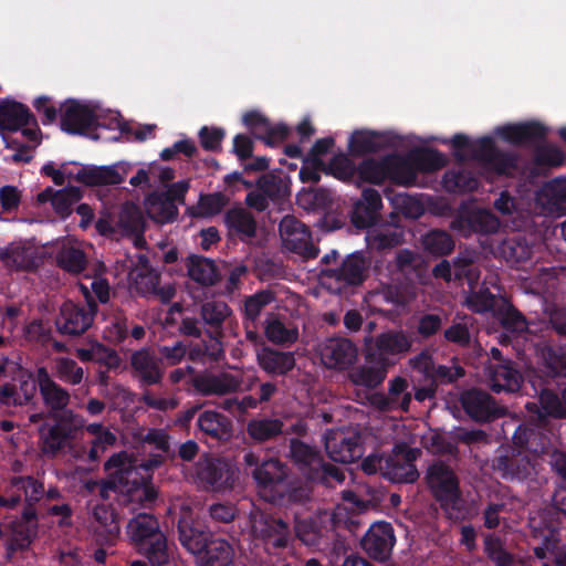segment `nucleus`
<instances>
[{
  "label": "nucleus",
  "mask_w": 566,
  "mask_h": 566,
  "mask_svg": "<svg viewBox=\"0 0 566 566\" xmlns=\"http://www.w3.org/2000/svg\"><path fill=\"white\" fill-rule=\"evenodd\" d=\"M386 180L401 186H412L417 181V171L433 172L447 165L442 153L432 148L415 151L410 158L392 153L385 155Z\"/></svg>",
  "instance_id": "obj_1"
},
{
  "label": "nucleus",
  "mask_w": 566,
  "mask_h": 566,
  "mask_svg": "<svg viewBox=\"0 0 566 566\" xmlns=\"http://www.w3.org/2000/svg\"><path fill=\"white\" fill-rule=\"evenodd\" d=\"M128 531L138 553L144 555L151 566H164L168 563L167 539L154 515L139 513L128 523Z\"/></svg>",
  "instance_id": "obj_2"
},
{
  "label": "nucleus",
  "mask_w": 566,
  "mask_h": 566,
  "mask_svg": "<svg viewBox=\"0 0 566 566\" xmlns=\"http://www.w3.org/2000/svg\"><path fill=\"white\" fill-rule=\"evenodd\" d=\"M423 481L442 509H455L462 500L460 479L446 461H432L424 471Z\"/></svg>",
  "instance_id": "obj_3"
},
{
  "label": "nucleus",
  "mask_w": 566,
  "mask_h": 566,
  "mask_svg": "<svg viewBox=\"0 0 566 566\" xmlns=\"http://www.w3.org/2000/svg\"><path fill=\"white\" fill-rule=\"evenodd\" d=\"M147 221L140 209L126 205L122 209L116 224L107 218H99L95 223L96 231L106 238L118 241L122 238L130 240L134 248H147L145 229Z\"/></svg>",
  "instance_id": "obj_4"
},
{
  "label": "nucleus",
  "mask_w": 566,
  "mask_h": 566,
  "mask_svg": "<svg viewBox=\"0 0 566 566\" xmlns=\"http://www.w3.org/2000/svg\"><path fill=\"white\" fill-rule=\"evenodd\" d=\"M81 290L85 295L86 304L80 305L72 301L65 302L61 305L55 318L56 329L63 335L71 337L81 336L93 325L97 304L86 286L81 285Z\"/></svg>",
  "instance_id": "obj_5"
},
{
  "label": "nucleus",
  "mask_w": 566,
  "mask_h": 566,
  "mask_svg": "<svg viewBox=\"0 0 566 566\" xmlns=\"http://www.w3.org/2000/svg\"><path fill=\"white\" fill-rule=\"evenodd\" d=\"M54 419L56 422L53 426L42 424L39 429L41 452L51 458L70 447L76 431L82 427L72 410L64 411Z\"/></svg>",
  "instance_id": "obj_6"
},
{
  "label": "nucleus",
  "mask_w": 566,
  "mask_h": 566,
  "mask_svg": "<svg viewBox=\"0 0 566 566\" xmlns=\"http://www.w3.org/2000/svg\"><path fill=\"white\" fill-rule=\"evenodd\" d=\"M421 454L418 448H410L407 443H397L391 453L385 457L380 473L394 483H413L419 479L415 465L416 459Z\"/></svg>",
  "instance_id": "obj_7"
},
{
  "label": "nucleus",
  "mask_w": 566,
  "mask_h": 566,
  "mask_svg": "<svg viewBox=\"0 0 566 566\" xmlns=\"http://www.w3.org/2000/svg\"><path fill=\"white\" fill-rule=\"evenodd\" d=\"M230 465L209 454L202 455L195 465V481L205 491L222 492L233 486Z\"/></svg>",
  "instance_id": "obj_8"
},
{
  "label": "nucleus",
  "mask_w": 566,
  "mask_h": 566,
  "mask_svg": "<svg viewBox=\"0 0 566 566\" xmlns=\"http://www.w3.org/2000/svg\"><path fill=\"white\" fill-rule=\"evenodd\" d=\"M325 450L335 462L353 463L364 455L361 434L353 429H332L325 436Z\"/></svg>",
  "instance_id": "obj_9"
},
{
  "label": "nucleus",
  "mask_w": 566,
  "mask_h": 566,
  "mask_svg": "<svg viewBox=\"0 0 566 566\" xmlns=\"http://www.w3.org/2000/svg\"><path fill=\"white\" fill-rule=\"evenodd\" d=\"M60 109L62 112L60 125L63 132L98 139V136L91 134V132L98 127H105V125L98 120L92 108L75 99H69Z\"/></svg>",
  "instance_id": "obj_10"
},
{
  "label": "nucleus",
  "mask_w": 566,
  "mask_h": 566,
  "mask_svg": "<svg viewBox=\"0 0 566 566\" xmlns=\"http://www.w3.org/2000/svg\"><path fill=\"white\" fill-rule=\"evenodd\" d=\"M460 402L465 413L475 422L486 423L510 413L505 406L481 389H470L462 392Z\"/></svg>",
  "instance_id": "obj_11"
},
{
  "label": "nucleus",
  "mask_w": 566,
  "mask_h": 566,
  "mask_svg": "<svg viewBox=\"0 0 566 566\" xmlns=\"http://www.w3.org/2000/svg\"><path fill=\"white\" fill-rule=\"evenodd\" d=\"M243 464L245 470H250V474L256 485L262 489L272 488L282 484L289 478L290 469L277 458H270L261 461L260 457L249 451L243 455Z\"/></svg>",
  "instance_id": "obj_12"
},
{
  "label": "nucleus",
  "mask_w": 566,
  "mask_h": 566,
  "mask_svg": "<svg viewBox=\"0 0 566 566\" xmlns=\"http://www.w3.org/2000/svg\"><path fill=\"white\" fill-rule=\"evenodd\" d=\"M409 233L400 216L391 213L389 220H379L366 231V248H397L406 242Z\"/></svg>",
  "instance_id": "obj_13"
},
{
  "label": "nucleus",
  "mask_w": 566,
  "mask_h": 566,
  "mask_svg": "<svg viewBox=\"0 0 566 566\" xmlns=\"http://www.w3.org/2000/svg\"><path fill=\"white\" fill-rule=\"evenodd\" d=\"M251 531L253 535L276 548H284L289 544V524L280 517L254 511L250 514Z\"/></svg>",
  "instance_id": "obj_14"
},
{
  "label": "nucleus",
  "mask_w": 566,
  "mask_h": 566,
  "mask_svg": "<svg viewBox=\"0 0 566 566\" xmlns=\"http://www.w3.org/2000/svg\"><path fill=\"white\" fill-rule=\"evenodd\" d=\"M396 543L394 528L389 523L378 522L370 526L360 541L363 551L374 560L386 562L390 558Z\"/></svg>",
  "instance_id": "obj_15"
},
{
  "label": "nucleus",
  "mask_w": 566,
  "mask_h": 566,
  "mask_svg": "<svg viewBox=\"0 0 566 566\" xmlns=\"http://www.w3.org/2000/svg\"><path fill=\"white\" fill-rule=\"evenodd\" d=\"M492 469L504 480L524 481L532 475L534 467L526 453L507 448L492 460Z\"/></svg>",
  "instance_id": "obj_16"
},
{
  "label": "nucleus",
  "mask_w": 566,
  "mask_h": 566,
  "mask_svg": "<svg viewBox=\"0 0 566 566\" xmlns=\"http://www.w3.org/2000/svg\"><path fill=\"white\" fill-rule=\"evenodd\" d=\"M453 156L459 161L468 158L481 163L484 167L497 149L494 140L490 136H484L478 140H471L467 135L458 133L450 140Z\"/></svg>",
  "instance_id": "obj_17"
},
{
  "label": "nucleus",
  "mask_w": 566,
  "mask_h": 566,
  "mask_svg": "<svg viewBox=\"0 0 566 566\" xmlns=\"http://www.w3.org/2000/svg\"><path fill=\"white\" fill-rule=\"evenodd\" d=\"M191 385L202 396H227L241 389L242 379L230 373H201L196 375Z\"/></svg>",
  "instance_id": "obj_18"
},
{
  "label": "nucleus",
  "mask_w": 566,
  "mask_h": 566,
  "mask_svg": "<svg viewBox=\"0 0 566 566\" xmlns=\"http://www.w3.org/2000/svg\"><path fill=\"white\" fill-rule=\"evenodd\" d=\"M485 375L488 386L495 394L502 391L515 394L521 389L524 381L522 374L513 361L491 364L486 367Z\"/></svg>",
  "instance_id": "obj_19"
},
{
  "label": "nucleus",
  "mask_w": 566,
  "mask_h": 566,
  "mask_svg": "<svg viewBox=\"0 0 566 566\" xmlns=\"http://www.w3.org/2000/svg\"><path fill=\"white\" fill-rule=\"evenodd\" d=\"M357 355L356 345L348 338H329L321 347L322 361L328 368H347L356 361Z\"/></svg>",
  "instance_id": "obj_20"
},
{
  "label": "nucleus",
  "mask_w": 566,
  "mask_h": 566,
  "mask_svg": "<svg viewBox=\"0 0 566 566\" xmlns=\"http://www.w3.org/2000/svg\"><path fill=\"white\" fill-rule=\"evenodd\" d=\"M129 364L134 375L145 385L160 384L164 377L163 358L151 349L142 348L130 355Z\"/></svg>",
  "instance_id": "obj_21"
},
{
  "label": "nucleus",
  "mask_w": 566,
  "mask_h": 566,
  "mask_svg": "<svg viewBox=\"0 0 566 566\" xmlns=\"http://www.w3.org/2000/svg\"><path fill=\"white\" fill-rule=\"evenodd\" d=\"M382 208L380 193L373 188H366L361 192V198L356 201L350 213L352 223L357 229L369 230L371 224L379 221V211Z\"/></svg>",
  "instance_id": "obj_22"
},
{
  "label": "nucleus",
  "mask_w": 566,
  "mask_h": 566,
  "mask_svg": "<svg viewBox=\"0 0 566 566\" xmlns=\"http://www.w3.org/2000/svg\"><path fill=\"white\" fill-rule=\"evenodd\" d=\"M36 381L43 403L49 408L53 418H59L57 411H66L71 396L69 391L57 385L49 375L46 368L40 367L36 370Z\"/></svg>",
  "instance_id": "obj_23"
},
{
  "label": "nucleus",
  "mask_w": 566,
  "mask_h": 566,
  "mask_svg": "<svg viewBox=\"0 0 566 566\" xmlns=\"http://www.w3.org/2000/svg\"><path fill=\"white\" fill-rule=\"evenodd\" d=\"M501 138L512 145H533L546 138L547 128L539 122L507 124L496 129Z\"/></svg>",
  "instance_id": "obj_24"
},
{
  "label": "nucleus",
  "mask_w": 566,
  "mask_h": 566,
  "mask_svg": "<svg viewBox=\"0 0 566 566\" xmlns=\"http://www.w3.org/2000/svg\"><path fill=\"white\" fill-rule=\"evenodd\" d=\"M224 224L231 240L239 239L242 243H252L256 238L258 224L252 216L244 208H231L224 214Z\"/></svg>",
  "instance_id": "obj_25"
},
{
  "label": "nucleus",
  "mask_w": 566,
  "mask_h": 566,
  "mask_svg": "<svg viewBox=\"0 0 566 566\" xmlns=\"http://www.w3.org/2000/svg\"><path fill=\"white\" fill-rule=\"evenodd\" d=\"M81 199L82 191L78 187L74 186L60 190L46 187L36 196L39 205L50 203L54 212L62 219L71 216L73 205L77 203Z\"/></svg>",
  "instance_id": "obj_26"
},
{
  "label": "nucleus",
  "mask_w": 566,
  "mask_h": 566,
  "mask_svg": "<svg viewBox=\"0 0 566 566\" xmlns=\"http://www.w3.org/2000/svg\"><path fill=\"white\" fill-rule=\"evenodd\" d=\"M118 165L112 166H91L81 168L73 177L77 182L85 186H115L125 180L127 170Z\"/></svg>",
  "instance_id": "obj_27"
},
{
  "label": "nucleus",
  "mask_w": 566,
  "mask_h": 566,
  "mask_svg": "<svg viewBox=\"0 0 566 566\" xmlns=\"http://www.w3.org/2000/svg\"><path fill=\"white\" fill-rule=\"evenodd\" d=\"M230 306L220 300H208L200 305L199 315L207 326V334L210 338L217 339L222 336L223 324L231 316Z\"/></svg>",
  "instance_id": "obj_28"
},
{
  "label": "nucleus",
  "mask_w": 566,
  "mask_h": 566,
  "mask_svg": "<svg viewBox=\"0 0 566 566\" xmlns=\"http://www.w3.org/2000/svg\"><path fill=\"white\" fill-rule=\"evenodd\" d=\"M30 125L36 126V119L27 105L10 99L0 103L1 130L17 132Z\"/></svg>",
  "instance_id": "obj_29"
},
{
  "label": "nucleus",
  "mask_w": 566,
  "mask_h": 566,
  "mask_svg": "<svg viewBox=\"0 0 566 566\" xmlns=\"http://www.w3.org/2000/svg\"><path fill=\"white\" fill-rule=\"evenodd\" d=\"M334 517V513L318 511L314 516L295 518V535L306 545H316L327 528L326 524L333 522Z\"/></svg>",
  "instance_id": "obj_30"
},
{
  "label": "nucleus",
  "mask_w": 566,
  "mask_h": 566,
  "mask_svg": "<svg viewBox=\"0 0 566 566\" xmlns=\"http://www.w3.org/2000/svg\"><path fill=\"white\" fill-rule=\"evenodd\" d=\"M260 368L271 376H285L295 368V356L291 352H281L263 347L256 354Z\"/></svg>",
  "instance_id": "obj_31"
},
{
  "label": "nucleus",
  "mask_w": 566,
  "mask_h": 566,
  "mask_svg": "<svg viewBox=\"0 0 566 566\" xmlns=\"http://www.w3.org/2000/svg\"><path fill=\"white\" fill-rule=\"evenodd\" d=\"M279 233L282 248H315L311 230L294 216H285L280 221Z\"/></svg>",
  "instance_id": "obj_32"
},
{
  "label": "nucleus",
  "mask_w": 566,
  "mask_h": 566,
  "mask_svg": "<svg viewBox=\"0 0 566 566\" xmlns=\"http://www.w3.org/2000/svg\"><path fill=\"white\" fill-rule=\"evenodd\" d=\"M389 145V138L385 133L368 129L353 132L348 140L349 154L360 157L377 153Z\"/></svg>",
  "instance_id": "obj_33"
},
{
  "label": "nucleus",
  "mask_w": 566,
  "mask_h": 566,
  "mask_svg": "<svg viewBox=\"0 0 566 566\" xmlns=\"http://www.w3.org/2000/svg\"><path fill=\"white\" fill-rule=\"evenodd\" d=\"M526 409L528 412L534 415L533 421L538 424L544 423L547 417L556 419L566 417L562 399L551 389H543L539 392V405L536 402H528L526 405Z\"/></svg>",
  "instance_id": "obj_34"
},
{
  "label": "nucleus",
  "mask_w": 566,
  "mask_h": 566,
  "mask_svg": "<svg viewBox=\"0 0 566 566\" xmlns=\"http://www.w3.org/2000/svg\"><path fill=\"white\" fill-rule=\"evenodd\" d=\"M144 207L147 216L157 223H171L178 217V206L163 191H153L146 196Z\"/></svg>",
  "instance_id": "obj_35"
},
{
  "label": "nucleus",
  "mask_w": 566,
  "mask_h": 566,
  "mask_svg": "<svg viewBox=\"0 0 566 566\" xmlns=\"http://www.w3.org/2000/svg\"><path fill=\"white\" fill-rule=\"evenodd\" d=\"M537 201L551 214L566 211V180L554 179L546 184L537 195Z\"/></svg>",
  "instance_id": "obj_36"
},
{
  "label": "nucleus",
  "mask_w": 566,
  "mask_h": 566,
  "mask_svg": "<svg viewBox=\"0 0 566 566\" xmlns=\"http://www.w3.org/2000/svg\"><path fill=\"white\" fill-rule=\"evenodd\" d=\"M187 271L189 277L202 286H213L221 281L214 261L203 256L190 255L187 260Z\"/></svg>",
  "instance_id": "obj_37"
},
{
  "label": "nucleus",
  "mask_w": 566,
  "mask_h": 566,
  "mask_svg": "<svg viewBox=\"0 0 566 566\" xmlns=\"http://www.w3.org/2000/svg\"><path fill=\"white\" fill-rule=\"evenodd\" d=\"M284 432V422L279 418H255L247 424V433L256 443L275 440Z\"/></svg>",
  "instance_id": "obj_38"
},
{
  "label": "nucleus",
  "mask_w": 566,
  "mask_h": 566,
  "mask_svg": "<svg viewBox=\"0 0 566 566\" xmlns=\"http://www.w3.org/2000/svg\"><path fill=\"white\" fill-rule=\"evenodd\" d=\"M387 367L388 365L385 360L365 364L352 369L348 374V378L356 386L373 389L378 387L386 378Z\"/></svg>",
  "instance_id": "obj_39"
},
{
  "label": "nucleus",
  "mask_w": 566,
  "mask_h": 566,
  "mask_svg": "<svg viewBox=\"0 0 566 566\" xmlns=\"http://www.w3.org/2000/svg\"><path fill=\"white\" fill-rule=\"evenodd\" d=\"M201 566H231L234 549L229 542L211 537L201 553Z\"/></svg>",
  "instance_id": "obj_40"
},
{
  "label": "nucleus",
  "mask_w": 566,
  "mask_h": 566,
  "mask_svg": "<svg viewBox=\"0 0 566 566\" xmlns=\"http://www.w3.org/2000/svg\"><path fill=\"white\" fill-rule=\"evenodd\" d=\"M229 197L221 192L200 193L195 206L187 209L193 218H211L219 214L229 203Z\"/></svg>",
  "instance_id": "obj_41"
},
{
  "label": "nucleus",
  "mask_w": 566,
  "mask_h": 566,
  "mask_svg": "<svg viewBox=\"0 0 566 566\" xmlns=\"http://www.w3.org/2000/svg\"><path fill=\"white\" fill-rule=\"evenodd\" d=\"M296 203L300 208L307 211H325L333 206L332 192L323 187L303 188L296 195Z\"/></svg>",
  "instance_id": "obj_42"
},
{
  "label": "nucleus",
  "mask_w": 566,
  "mask_h": 566,
  "mask_svg": "<svg viewBox=\"0 0 566 566\" xmlns=\"http://www.w3.org/2000/svg\"><path fill=\"white\" fill-rule=\"evenodd\" d=\"M375 346L381 355H401L410 352L412 339L403 332H386L376 336Z\"/></svg>",
  "instance_id": "obj_43"
},
{
  "label": "nucleus",
  "mask_w": 566,
  "mask_h": 566,
  "mask_svg": "<svg viewBox=\"0 0 566 566\" xmlns=\"http://www.w3.org/2000/svg\"><path fill=\"white\" fill-rule=\"evenodd\" d=\"M198 427L205 434L222 440L231 436V421L216 411H205L198 418Z\"/></svg>",
  "instance_id": "obj_44"
},
{
  "label": "nucleus",
  "mask_w": 566,
  "mask_h": 566,
  "mask_svg": "<svg viewBox=\"0 0 566 566\" xmlns=\"http://www.w3.org/2000/svg\"><path fill=\"white\" fill-rule=\"evenodd\" d=\"M289 455L292 462L301 469H317L323 461L319 450L296 438L290 440Z\"/></svg>",
  "instance_id": "obj_45"
},
{
  "label": "nucleus",
  "mask_w": 566,
  "mask_h": 566,
  "mask_svg": "<svg viewBox=\"0 0 566 566\" xmlns=\"http://www.w3.org/2000/svg\"><path fill=\"white\" fill-rule=\"evenodd\" d=\"M0 260L9 269L23 271L36 269L42 262L36 250H0Z\"/></svg>",
  "instance_id": "obj_46"
},
{
  "label": "nucleus",
  "mask_w": 566,
  "mask_h": 566,
  "mask_svg": "<svg viewBox=\"0 0 566 566\" xmlns=\"http://www.w3.org/2000/svg\"><path fill=\"white\" fill-rule=\"evenodd\" d=\"M367 268L368 262L359 252H356L349 255L339 269L332 272L337 279L355 285L361 283Z\"/></svg>",
  "instance_id": "obj_47"
},
{
  "label": "nucleus",
  "mask_w": 566,
  "mask_h": 566,
  "mask_svg": "<svg viewBox=\"0 0 566 566\" xmlns=\"http://www.w3.org/2000/svg\"><path fill=\"white\" fill-rule=\"evenodd\" d=\"M442 184L444 189L452 193L471 192L479 187V180L471 171L464 169L447 171L442 178Z\"/></svg>",
  "instance_id": "obj_48"
},
{
  "label": "nucleus",
  "mask_w": 566,
  "mask_h": 566,
  "mask_svg": "<svg viewBox=\"0 0 566 566\" xmlns=\"http://www.w3.org/2000/svg\"><path fill=\"white\" fill-rule=\"evenodd\" d=\"M536 356L543 364L548 376H566V356L549 345L536 346Z\"/></svg>",
  "instance_id": "obj_49"
},
{
  "label": "nucleus",
  "mask_w": 566,
  "mask_h": 566,
  "mask_svg": "<svg viewBox=\"0 0 566 566\" xmlns=\"http://www.w3.org/2000/svg\"><path fill=\"white\" fill-rule=\"evenodd\" d=\"M178 532L180 543L192 554H201L211 538L206 532L193 527L185 520L179 521Z\"/></svg>",
  "instance_id": "obj_50"
},
{
  "label": "nucleus",
  "mask_w": 566,
  "mask_h": 566,
  "mask_svg": "<svg viewBox=\"0 0 566 566\" xmlns=\"http://www.w3.org/2000/svg\"><path fill=\"white\" fill-rule=\"evenodd\" d=\"M264 333L271 343L277 345L293 344L298 338L297 328L284 324L277 317H271L265 321Z\"/></svg>",
  "instance_id": "obj_51"
},
{
  "label": "nucleus",
  "mask_w": 566,
  "mask_h": 566,
  "mask_svg": "<svg viewBox=\"0 0 566 566\" xmlns=\"http://www.w3.org/2000/svg\"><path fill=\"white\" fill-rule=\"evenodd\" d=\"M93 516L99 524L101 532L105 534L107 542H114L120 532L118 515L114 509L106 505H97L93 510Z\"/></svg>",
  "instance_id": "obj_52"
},
{
  "label": "nucleus",
  "mask_w": 566,
  "mask_h": 566,
  "mask_svg": "<svg viewBox=\"0 0 566 566\" xmlns=\"http://www.w3.org/2000/svg\"><path fill=\"white\" fill-rule=\"evenodd\" d=\"M358 177L366 182L380 185L386 181L385 156L364 159L357 167Z\"/></svg>",
  "instance_id": "obj_53"
},
{
  "label": "nucleus",
  "mask_w": 566,
  "mask_h": 566,
  "mask_svg": "<svg viewBox=\"0 0 566 566\" xmlns=\"http://www.w3.org/2000/svg\"><path fill=\"white\" fill-rule=\"evenodd\" d=\"M484 552L496 566H514V556L504 548L500 537L488 535L484 538Z\"/></svg>",
  "instance_id": "obj_54"
},
{
  "label": "nucleus",
  "mask_w": 566,
  "mask_h": 566,
  "mask_svg": "<svg viewBox=\"0 0 566 566\" xmlns=\"http://www.w3.org/2000/svg\"><path fill=\"white\" fill-rule=\"evenodd\" d=\"M485 168L500 176H514L518 170V157L513 153L496 149Z\"/></svg>",
  "instance_id": "obj_55"
},
{
  "label": "nucleus",
  "mask_w": 566,
  "mask_h": 566,
  "mask_svg": "<svg viewBox=\"0 0 566 566\" xmlns=\"http://www.w3.org/2000/svg\"><path fill=\"white\" fill-rule=\"evenodd\" d=\"M325 172L339 180H349L357 172V167L346 155L339 154L335 155L328 165H325Z\"/></svg>",
  "instance_id": "obj_56"
},
{
  "label": "nucleus",
  "mask_w": 566,
  "mask_h": 566,
  "mask_svg": "<svg viewBox=\"0 0 566 566\" xmlns=\"http://www.w3.org/2000/svg\"><path fill=\"white\" fill-rule=\"evenodd\" d=\"M565 160L564 151L552 144L538 146L534 153V163L542 167H558Z\"/></svg>",
  "instance_id": "obj_57"
},
{
  "label": "nucleus",
  "mask_w": 566,
  "mask_h": 566,
  "mask_svg": "<svg viewBox=\"0 0 566 566\" xmlns=\"http://www.w3.org/2000/svg\"><path fill=\"white\" fill-rule=\"evenodd\" d=\"M392 203L395 208L406 218L417 219L424 212L422 202L415 196L408 193H398Z\"/></svg>",
  "instance_id": "obj_58"
},
{
  "label": "nucleus",
  "mask_w": 566,
  "mask_h": 566,
  "mask_svg": "<svg viewBox=\"0 0 566 566\" xmlns=\"http://www.w3.org/2000/svg\"><path fill=\"white\" fill-rule=\"evenodd\" d=\"M56 261L62 269L74 274L84 271L87 263L83 250H61Z\"/></svg>",
  "instance_id": "obj_59"
},
{
  "label": "nucleus",
  "mask_w": 566,
  "mask_h": 566,
  "mask_svg": "<svg viewBox=\"0 0 566 566\" xmlns=\"http://www.w3.org/2000/svg\"><path fill=\"white\" fill-rule=\"evenodd\" d=\"M274 301V294L271 291H261L249 296L244 302L245 318L255 322L264 306Z\"/></svg>",
  "instance_id": "obj_60"
},
{
  "label": "nucleus",
  "mask_w": 566,
  "mask_h": 566,
  "mask_svg": "<svg viewBox=\"0 0 566 566\" xmlns=\"http://www.w3.org/2000/svg\"><path fill=\"white\" fill-rule=\"evenodd\" d=\"M465 304L476 313H484L493 310L495 296L488 287H482L479 291L471 290V293L465 298Z\"/></svg>",
  "instance_id": "obj_61"
},
{
  "label": "nucleus",
  "mask_w": 566,
  "mask_h": 566,
  "mask_svg": "<svg viewBox=\"0 0 566 566\" xmlns=\"http://www.w3.org/2000/svg\"><path fill=\"white\" fill-rule=\"evenodd\" d=\"M132 276L134 289L142 295L151 294L159 284V274L155 270L146 271L142 268V272L132 273Z\"/></svg>",
  "instance_id": "obj_62"
},
{
  "label": "nucleus",
  "mask_w": 566,
  "mask_h": 566,
  "mask_svg": "<svg viewBox=\"0 0 566 566\" xmlns=\"http://www.w3.org/2000/svg\"><path fill=\"white\" fill-rule=\"evenodd\" d=\"M201 147L207 151H220L226 130L221 127L202 126L198 133Z\"/></svg>",
  "instance_id": "obj_63"
},
{
  "label": "nucleus",
  "mask_w": 566,
  "mask_h": 566,
  "mask_svg": "<svg viewBox=\"0 0 566 566\" xmlns=\"http://www.w3.org/2000/svg\"><path fill=\"white\" fill-rule=\"evenodd\" d=\"M56 370L62 379L72 385H77L83 380L84 370L73 359L59 358L56 360Z\"/></svg>",
  "instance_id": "obj_64"
}]
</instances>
